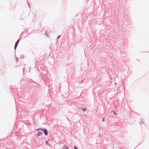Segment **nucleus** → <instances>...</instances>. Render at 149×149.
<instances>
[{"label":"nucleus","mask_w":149,"mask_h":149,"mask_svg":"<svg viewBox=\"0 0 149 149\" xmlns=\"http://www.w3.org/2000/svg\"><path fill=\"white\" fill-rule=\"evenodd\" d=\"M82 110L84 111H86V108H84L82 109Z\"/></svg>","instance_id":"39448f33"},{"label":"nucleus","mask_w":149,"mask_h":149,"mask_svg":"<svg viewBox=\"0 0 149 149\" xmlns=\"http://www.w3.org/2000/svg\"><path fill=\"white\" fill-rule=\"evenodd\" d=\"M63 149H65V148H63Z\"/></svg>","instance_id":"f3484780"},{"label":"nucleus","mask_w":149,"mask_h":149,"mask_svg":"<svg viewBox=\"0 0 149 149\" xmlns=\"http://www.w3.org/2000/svg\"><path fill=\"white\" fill-rule=\"evenodd\" d=\"M66 149H68V148L66 147Z\"/></svg>","instance_id":"dca6fc26"},{"label":"nucleus","mask_w":149,"mask_h":149,"mask_svg":"<svg viewBox=\"0 0 149 149\" xmlns=\"http://www.w3.org/2000/svg\"><path fill=\"white\" fill-rule=\"evenodd\" d=\"M16 58L17 61L18 62V59L17 57H16Z\"/></svg>","instance_id":"1a4fd4ad"},{"label":"nucleus","mask_w":149,"mask_h":149,"mask_svg":"<svg viewBox=\"0 0 149 149\" xmlns=\"http://www.w3.org/2000/svg\"><path fill=\"white\" fill-rule=\"evenodd\" d=\"M41 130L42 131L44 132L46 136L48 135L47 131L46 129L44 128L42 129V128H39L37 130Z\"/></svg>","instance_id":"f257e3e1"},{"label":"nucleus","mask_w":149,"mask_h":149,"mask_svg":"<svg viewBox=\"0 0 149 149\" xmlns=\"http://www.w3.org/2000/svg\"><path fill=\"white\" fill-rule=\"evenodd\" d=\"M23 73H24V68H23Z\"/></svg>","instance_id":"9b49d317"},{"label":"nucleus","mask_w":149,"mask_h":149,"mask_svg":"<svg viewBox=\"0 0 149 149\" xmlns=\"http://www.w3.org/2000/svg\"><path fill=\"white\" fill-rule=\"evenodd\" d=\"M74 148L75 149H76V148H77L76 147V146H74Z\"/></svg>","instance_id":"f8f14e48"},{"label":"nucleus","mask_w":149,"mask_h":149,"mask_svg":"<svg viewBox=\"0 0 149 149\" xmlns=\"http://www.w3.org/2000/svg\"><path fill=\"white\" fill-rule=\"evenodd\" d=\"M45 34H46V35H47V36H48V35H47V34H46V33H45Z\"/></svg>","instance_id":"2eb2a0df"},{"label":"nucleus","mask_w":149,"mask_h":149,"mask_svg":"<svg viewBox=\"0 0 149 149\" xmlns=\"http://www.w3.org/2000/svg\"><path fill=\"white\" fill-rule=\"evenodd\" d=\"M113 112L115 114V115H116V113H115V112L114 111H113Z\"/></svg>","instance_id":"9d476101"},{"label":"nucleus","mask_w":149,"mask_h":149,"mask_svg":"<svg viewBox=\"0 0 149 149\" xmlns=\"http://www.w3.org/2000/svg\"><path fill=\"white\" fill-rule=\"evenodd\" d=\"M76 149H78V148H76Z\"/></svg>","instance_id":"a211bd4d"},{"label":"nucleus","mask_w":149,"mask_h":149,"mask_svg":"<svg viewBox=\"0 0 149 149\" xmlns=\"http://www.w3.org/2000/svg\"><path fill=\"white\" fill-rule=\"evenodd\" d=\"M45 34H46V35H47V36H48V35H47V34H46V33H45Z\"/></svg>","instance_id":"4468645a"},{"label":"nucleus","mask_w":149,"mask_h":149,"mask_svg":"<svg viewBox=\"0 0 149 149\" xmlns=\"http://www.w3.org/2000/svg\"><path fill=\"white\" fill-rule=\"evenodd\" d=\"M17 46V45H15L14 47V49L15 50L16 49V47Z\"/></svg>","instance_id":"423d86ee"},{"label":"nucleus","mask_w":149,"mask_h":149,"mask_svg":"<svg viewBox=\"0 0 149 149\" xmlns=\"http://www.w3.org/2000/svg\"><path fill=\"white\" fill-rule=\"evenodd\" d=\"M19 41H20V40H19V39H18V40H17V41H16V42L15 43V45L17 46V45H18V43H19Z\"/></svg>","instance_id":"20e7f679"},{"label":"nucleus","mask_w":149,"mask_h":149,"mask_svg":"<svg viewBox=\"0 0 149 149\" xmlns=\"http://www.w3.org/2000/svg\"><path fill=\"white\" fill-rule=\"evenodd\" d=\"M28 5H29V7H30V5H29V4L28 3Z\"/></svg>","instance_id":"ddd939ff"},{"label":"nucleus","mask_w":149,"mask_h":149,"mask_svg":"<svg viewBox=\"0 0 149 149\" xmlns=\"http://www.w3.org/2000/svg\"><path fill=\"white\" fill-rule=\"evenodd\" d=\"M45 143H46V144H47V146H50V147L52 146L51 145L48 143V141H45Z\"/></svg>","instance_id":"7ed1b4c3"},{"label":"nucleus","mask_w":149,"mask_h":149,"mask_svg":"<svg viewBox=\"0 0 149 149\" xmlns=\"http://www.w3.org/2000/svg\"><path fill=\"white\" fill-rule=\"evenodd\" d=\"M102 121L103 122H104V117L103 118H102Z\"/></svg>","instance_id":"0eeeda50"},{"label":"nucleus","mask_w":149,"mask_h":149,"mask_svg":"<svg viewBox=\"0 0 149 149\" xmlns=\"http://www.w3.org/2000/svg\"><path fill=\"white\" fill-rule=\"evenodd\" d=\"M42 134H43V133L42 132H40V131H39L38 132V133L37 134V135L38 136H41Z\"/></svg>","instance_id":"f03ea898"},{"label":"nucleus","mask_w":149,"mask_h":149,"mask_svg":"<svg viewBox=\"0 0 149 149\" xmlns=\"http://www.w3.org/2000/svg\"><path fill=\"white\" fill-rule=\"evenodd\" d=\"M60 35H59V36H58L57 37V39H59V38H60Z\"/></svg>","instance_id":"6e6552de"}]
</instances>
